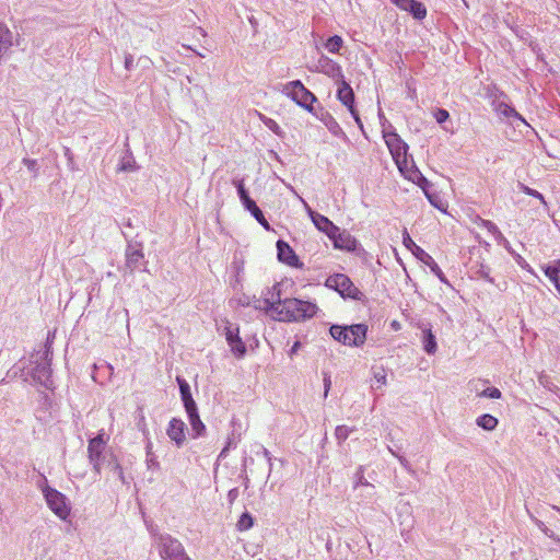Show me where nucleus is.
<instances>
[{"mask_svg":"<svg viewBox=\"0 0 560 560\" xmlns=\"http://www.w3.org/2000/svg\"><path fill=\"white\" fill-rule=\"evenodd\" d=\"M264 296L255 300L254 308L265 312L278 322H303L318 312V306L310 301L299 299H281V283H275L262 291Z\"/></svg>","mask_w":560,"mask_h":560,"instance_id":"1","label":"nucleus"},{"mask_svg":"<svg viewBox=\"0 0 560 560\" xmlns=\"http://www.w3.org/2000/svg\"><path fill=\"white\" fill-rule=\"evenodd\" d=\"M330 336L338 342L348 347H361L366 339L368 326L355 324L350 326L332 325Z\"/></svg>","mask_w":560,"mask_h":560,"instance_id":"2","label":"nucleus"},{"mask_svg":"<svg viewBox=\"0 0 560 560\" xmlns=\"http://www.w3.org/2000/svg\"><path fill=\"white\" fill-rule=\"evenodd\" d=\"M281 92L294 101L298 105L312 112L316 102L315 95L310 92L300 80L291 81L282 85Z\"/></svg>","mask_w":560,"mask_h":560,"instance_id":"3","label":"nucleus"},{"mask_svg":"<svg viewBox=\"0 0 560 560\" xmlns=\"http://www.w3.org/2000/svg\"><path fill=\"white\" fill-rule=\"evenodd\" d=\"M156 545L163 560H190L183 545L170 535H160Z\"/></svg>","mask_w":560,"mask_h":560,"instance_id":"4","label":"nucleus"},{"mask_svg":"<svg viewBox=\"0 0 560 560\" xmlns=\"http://www.w3.org/2000/svg\"><path fill=\"white\" fill-rule=\"evenodd\" d=\"M43 494L48 508L59 518L66 520L70 515V505L67 501V498L61 492L49 486H46L43 488Z\"/></svg>","mask_w":560,"mask_h":560,"instance_id":"5","label":"nucleus"},{"mask_svg":"<svg viewBox=\"0 0 560 560\" xmlns=\"http://www.w3.org/2000/svg\"><path fill=\"white\" fill-rule=\"evenodd\" d=\"M109 436L104 429L100 430L97 435L89 441L88 457L96 474L101 472L103 463V452L108 443Z\"/></svg>","mask_w":560,"mask_h":560,"instance_id":"6","label":"nucleus"},{"mask_svg":"<svg viewBox=\"0 0 560 560\" xmlns=\"http://www.w3.org/2000/svg\"><path fill=\"white\" fill-rule=\"evenodd\" d=\"M399 172L401 173V175L407 178L408 180L423 187L428 180L425 177H423V175L420 173V171L417 168L411 156L408 155V153L406 155H402L401 158H397L394 160Z\"/></svg>","mask_w":560,"mask_h":560,"instance_id":"7","label":"nucleus"},{"mask_svg":"<svg viewBox=\"0 0 560 560\" xmlns=\"http://www.w3.org/2000/svg\"><path fill=\"white\" fill-rule=\"evenodd\" d=\"M325 285L329 289L336 290L341 296L355 299L360 291L353 285L349 277L342 273H337L327 278Z\"/></svg>","mask_w":560,"mask_h":560,"instance_id":"8","label":"nucleus"},{"mask_svg":"<svg viewBox=\"0 0 560 560\" xmlns=\"http://www.w3.org/2000/svg\"><path fill=\"white\" fill-rule=\"evenodd\" d=\"M337 98L348 108L352 117L354 118L359 128H363V124L360 119L359 113L354 107V93L352 88L343 79L337 82Z\"/></svg>","mask_w":560,"mask_h":560,"instance_id":"9","label":"nucleus"},{"mask_svg":"<svg viewBox=\"0 0 560 560\" xmlns=\"http://www.w3.org/2000/svg\"><path fill=\"white\" fill-rule=\"evenodd\" d=\"M224 335L233 355L236 357L237 359L243 358L246 354V346L242 338L240 337L238 326H235L230 322H226V325L224 327Z\"/></svg>","mask_w":560,"mask_h":560,"instance_id":"10","label":"nucleus"},{"mask_svg":"<svg viewBox=\"0 0 560 560\" xmlns=\"http://www.w3.org/2000/svg\"><path fill=\"white\" fill-rule=\"evenodd\" d=\"M383 138L394 160L408 153V144L396 132L383 129Z\"/></svg>","mask_w":560,"mask_h":560,"instance_id":"11","label":"nucleus"},{"mask_svg":"<svg viewBox=\"0 0 560 560\" xmlns=\"http://www.w3.org/2000/svg\"><path fill=\"white\" fill-rule=\"evenodd\" d=\"M186 423L178 418H172L166 428V434L170 440L176 445L182 447L186 442Z\"/></svg>","mask_w":560,"mask_h":560,"instance_id":"12","label":"nucleus"},{"mask_svg":"<svg viewBox=\"0 0 560 560\" xmlns=\"http://www.w3.org/2000/svg\"><path fill=\"white\" fill-rule=\"evenodd\" d=\"M307 213L314 225L319 231L324 232L328 237L334 236V233H337L338 226L335 225L328 218L313 211L311 208L307 209Z\"/></svg>","mask_w":560,"mask_h":560,"instance_id":"13","label":"nucleus"},{"mask_svg":"<svg viewBox=\"0 0 560 560\" xmlns=\"http://www.w3.org/2000/svg\"><path fill=\"white\" fill-rule=\"evenodd\" d=\"M277 249H278V258L280 261L287 264L291 267H300L302 266L300 264L299 257L295 255L293 249L289 246L288 243L283 241L277 242Z\"/></svg>","mask_w":560,"mask_h":560,"instance_id":"14","label":"nucleus"},{"mask_svg":"<svg viewBox=\"0 0 560 560\" xmlns=\"http://www.w3.org/2000/svg\"><path fill=\"white\" fill-rule=\"evenodd\" d=\"M335 248L339 249H346V250H354L357 247V241L353 236L350 235V233L346 231H340L338 228L337 233H334V236L329 237Z\"/></svg>","mask_w":560,"mask_h":560,"instance_id":"15","label":"nucleus"},{"mask_svg":"<svg viewBox=\"0 0 560 560\" xmlns=\"http://www.w3.org/2000/svg\"><path fill=\"white\" fill-rule=\"evenodd\" d=\"M318 67L323 73L335 79L337 82L345 79L341 71V67L338 63L334 62L328 57H320L318 59Z\"/></svg>","mask_w":560,"mask_h":560,"instance_id":"16","label":"nucleus"},{"mask_svg":"<svg viewBox=\"0 0 560 560\" xmlns=\"http://www.w3.org/2000/svg\"><path fill=\"white\" fill-rule=\"evenodd\" d=\"M395 5L400 10L409 12L415 19L418 20H422L427 15L425 7L416 0H400Z\"/></svg>","mask_w":560,"mask_h":560,"instance_id":"17","label":"nucleus"},{"mask_svg":"<svg viewBox=\"0 0 560 560\" xmlns=\"http://www.w3.org/2000/svg\"><path fill=\"white\" fill-rule=\"evenodd\" d=\"M416 258H418L421 262L427 265L430 270L444 283H446V278L439 267V265L434 261V259L424 250V249H416Z\"/></svg>","mask_w":560,"mask_h":560,"instance_id":"18","label":"nucleus"},{"mask_svg":"<svg viewBox=\"0 0 560 560\" xmlns=\"http://www.w3.org/2000/svg\"><path fill=\"white\" fill-rule=\"evenodd\" d=\"M13 46V33L10 28L0 23V62L9 54Z\"/></svg>","mask_w":560,"mask_h":560,"instance_id":"19","label":"nucleus"},{"mask_svg":"<svg viewBox=\"0 0 560 560\" xmlns=\"http://www.w3.org/2000/svg\"><path fill=\"white\" fill-rule=\"evenodd\" d=\"M186 412H187L188 420H189V423L191 427L192 436L195 439L202 436L206 433V425L203 424V422L201 421V419L199 417L198 409L197 408L189 409V410H186Z\"/></svg>","mask_w":560,"mask_h":560,"instance_id":"20","label":"nucleus"},{"mask_svg":"<svg viewBox=\"0 0 560 560\" xmlns=\"http://www.w3.org/2000/svg\"><path fill=\"white\" fill-rule=\"evenodd\" d=\"M176 381L179 386L180 397L185 407V410L197 408V405L191 396L189 384L182 377L177 376Z\"/></svg>","mask_w":560,"mask_h":560,"instance_id":"21","label":"nucleus"},{"mask_svg":"<svg viewBox=\"0 0 560 560\" xmlns=\"http://www.w3.org/2000/svg\"><path fill=\"white\" fill-rule=\"evenodd\" d=\"M243 206L266 230L270 229L268 221L265 219L261 210L257 207L256 202L253 199H250Z\"/></svg>","mask_w":560,"mask_h":560,"instance_id":"22","label":"nucleus"},{"mask_svg":"<svg viewBox=\"0 0 560 560\" xmlns=\"http://www.w3.org/2000/svg\"><path fill=\"white\" fill-rule=\"evenodd\" d=\"M423 349L429 354H434L438 350V345L435 340V336L433 335L432 330L430 328L423 329Z\"/></svg>","mask_w":560,"mask_h":560,"instance_id":"23","label":"nucleus"},{"mask_svg":"<svg viewBox=\"0 0 560 560\" xmlns=\"http://www.w3.org/2000/svg\"><path fill=\"white\" fill-rule=\"evenodd\" d=\"M495 112L500 116L514 117L522 121L523 124L527 125L526 120L513 107L505 103H498L495 105Z\"/></svg>","mask_w":560,"mask_h":560,"instance_id":"24","label":"nucleus"},{"mask_svg":"<svg viewBox=\"0 0 560 560\" xmlns=\"http://www.w3.org/2000/svg\"><path fill=\"white\" fill-rule=\"evenodd\" d=\"M476 423L486 431H493L498 427L499 421L492 415L485 413L476 419Z\"/></svg>","mask_w":560,"mask_h":560,"instance_id":"25","label":"nucleus"},{"mask_svg":"<svg viewBox=\"0 0 560 560\" xmlns=\"http://www.w3.org/2000/svg\"><path fill=\"white\" fill-rule=\"evenodd\" d=\"M544 270L545 275L550 279L556 289L560 292V259L556 261V266H547Z\"/></svg>","mask_w":560,"mask_h":560,"instance_id":"26","label":"nucleus"},{"mask_svg":"<svg viewBox=\"0 0 560 560\" xmlns=\"http://www.w3.org/2000/svg\"><path fill=\"white\" fill-rule=\"evenodd\" d=\"M342 45L343 39L338 35L329 37L324 44L325 48L331 54H337Z\"/></svg>","mask_w":560,"mask_h":560,"instance_id":"27","label":"nucleus"},{"mask_svg":"<svg viewBox=\"0 0 560 560\" xmlns=\"http://www.w3.org/2000/svg\"><path fill=\"white\" fill-rule=\"evenodd\" d=\"M253 525H254L253 516L248 512H245L240 516V518L236 523V528L240 532H245V530L250 529L253 527Z\"/></svg>","mask_w":560,"mask_h":560,"instance_id":"28","label":"nucleus"},{"mask_svg":"<svg viewBox=\"0 0 560 560\" xmlns=\"http://www.w3.org/2000/svg\"><path fill=\"white\" fill-rule=\"evenodd\" d=\"M479 225L486 229L489 233H491L497 241H501L504 238L502 233L499 231L498 226L493 222L480 219Z\"/></svg>","mask_w":560,"mask_h":560,"instance_id":"29","label":"nucleus"},{"mask_svg":"<svg viewBox=\"0 0 560 560\" xmlns=\"http://www.w3.org/2000/svg\"><path fill=\"white\" fill-rule=\"evenodd\" d=\"M373 380L376 383L377 388L387 384V374L383 366L373 369Z\"/></svg>","mask_w":560,"mask_h":560,"instance_id":"30","label":"nucleus"},{"mask_svg":"<svg viewBox=\"0 0 560 560\" xmlns=\"http://www.w3.org/2000/svg\"><path fill=\"white\" fill-rule=\"evenodd\" d=\"M402 244L407 249H409L413 254V256H416V249H422L412 241L406 229L402 232Z\"/></svg>","mask_w":560,"mask_h":560,"instance_id":"31","label":"nucleus"},{"mask_svg":"<svg viewBox=\"0 0 560 560\" xmlns=\"http://www.w3.org/2000/svg\"><path fill=\"white\" fill-rule=\"evenodd\" d=\"M233 184L235 185V187L237 189V192H238L242 203L245 205L247 201L250 200V197L248 196V194L244 187L243 179L233 180Z\"/></svg>","mask_w":560,"mask_h":560,"instance_id":"32","label":"nucleus"},{"mask_svg":"<svg viewBox=\"0 0 560 560\" xmlns=\"http://www.w3.org/2000/svg\"><path fill=\"white\" fill-rule=\"evenodd\" d=\"M353 431V429L347 427V425H338L335 430V436L336 439L341 443L345 442L350 433Z\"/></svg>","mask_w":560,"mask_h":560,"instance_id":"33","label":"nucleus"},{"mask_svg":"<svg viewBox=\"0 0 560 560\" xmlns=\"http://www.w3.org/2000/svg\"><path fill=\"white\" fill-rule=\"evenodd\" d=\"M359 487H373V485L365 479L363 467H359L355 472L354 489Z\"/></svg>","mask_w":560,"mask_h":560,"instance_id":"34","label":"nucleus"},{"mask_svg":"<svg viewBox=\"0 0 560 560\" xmlns=\"http://www.w3.org/2000/svg\"><path fill=\"white\" fill-rule=\"evenodd\" d=\"M479 396L480 397H488V398H492V399H500L502 397V393L497 387H488V388L483 389L479 394Z\"/></svg>","mask_w":560,"mask_h":560,"instance_id":"35","label":"nucleus"},{"mask_svg":"<svg viewBox=\"0 0 560 560\" xmlns=\"http://www.w3.org/2000/svg\"><path fill=\"white\" fill-rule=\"evenodd\" d=\"M265 125L271 130L273 131L276 135L278 136H282V130L280 128V126L277 124V121H275L273 119L271 118H268L265 120Z\"/></svg>","mask_w":560,"mask_h":560,"instance_id":"36","label":"nucleus"},{"mask_svg":"<svg viewBox=\"0 0 560 560\" xmlns=\"http://www.w3.org/2000/svg\"><path fill=\"white\" fill-rule=\"evenodd\" d=\"M448 117H450V114L446 109L439 108L434 113V118L436 119V121L439 124L446 121L448 119Z\"/></svg>","mask_w":560,"mask_h":560,"instance_id":"37","label":"nucleus"},{"mask_svg":"<svg viewBox=\"0 0 560 560\" xmlns=\"http://www.w3.org/2000/svg\"><path fill=\"white\" fill-rule=\"evenodd\" d=\"M40 375L38 376V381L43 383L46 387L49 386V371L46 368H43L39 371Z\"/></svg>","mask_w":560,"mask_h":560,"instance_id":"38","label":"nucleus"},{"mask_svg":"<svg viewBox=\"0 0 560 560\" xmlns=\"http://www.w3.org/2000/svg\"><path fill=\"white\" fill-rule=\"evenodd\" d=\"M262 296H264V294H261V296L259 299H261ZM257 299L258 298H256V296H253V298L244 296V299L240 300V303L243 306H253L254 307L255 300H257Z\"/></svg>","mask_w":560,"mask_h":560,"instance_id":"39","label":"nucleus"},{"mask_svg":"<svg viewBox=\"0 0 560 560\" xmlns=\"http://www.w3.org/2000/svg\"><path fill=\"white\" fill-rule=\"evenodd\" d=\"M518 186H520V189L524 194H526L528 196H532V197H536L537 196V192H538L537 190H535V189H533V188H530V187H528V186H526L524 184H520Z\"/></svg>","mask_w":560,"mask_h":560,"instance_id":"40","label":"nucleus"},{"mask_svg":"<svg viewBox=\"0 0 560 560\" xmlns=\"http://www.w3.org/2000/svg\"><path fill=\"white\" fill-rule=\"evenodd\" d=\"M113 470L118 476V478L124 481V471H122L121 466L118 463L114 464Z\"/></svg>","mask_w":560,"mask_h":560,"instance_id":"41","label":"nucleus"},{"mask_svg":"<svg viewBox=\"0 0 560 560\" xmlns=\"http://www.w3.org/2000/svg\"><path fill=\"white\" fill-rule=\"evenodd\" d=\"M132 63H133L132 57L131 56L126 57V59H125V68L127 70L131 69Z\"/></svg>","mask_w":560,"mask_h":560,"instance_id":"42","label":"nucleus"},{"mask_svg":"<svg viewBox=\"0 0 560 560\" xmlns=\"http://www.w3.org/2000/svg\"><path fill=\"white\" fill-rule=\"evenodd\" d=\"M23 163L25 165H27L28 168H34V166L36 165V161L34 160H28V159H24L23 160Z\"/></svg>","mask_w":560,"mask_h":560,"instance_id":"43","label":"nucleus"},{"mask_svg":"<svg viewBox=\"0 0 560 560\" xmlns=\"http://www.w3.org/2000/svg\"><path fill=\"white\" fill-rule=\"evenodd\" d=\"M537 200H539L546 208L548 207V203L545 199V197L538 191L537 196L535 197Z\"/></svg>","mask_w":560,"mask_h":560,"instance_id":"44","label":"nucleus"},{"mask_svg":"<svg viewBox=\"0 0 560 560\" xmlns=\"http://www.w3.org/2000/svg\"><path fill=\"white\" fill-rule=\"evenodd\" d=\"M141 422H142V424L140 425V430L143 433H147L145 421H144V417L143 416L141 417Z\"/></svg>","mask_w":560,"mask_h":560,"instance_id":"45","label":"nucleus"},{"mask_svg":"<svg viewBox=\"0 0 560 560\" xmlns=\"http://www.w3.org/2000/svg\"><path fill=\"white\" fill-rule=\"evenodd\" d=\"M140 257H141V254L139 252H135L130 256V258L135 259V261H137Z\"/></svg>","mask_w":560,"mask_h":560,"instance_id":"46","label":"nucleus"},{"mask_svg":"<svg viewBox=\"0 0 560 560\" xmlns=\"http://www.w3.org/2000/svg\"><path fill=\"white\" fill-rule=\"evenodd\" d=\"M300 347V342H295L291 349V353H294Z\"/></svg>","mask_w":560,"mask_h":560,"instance_id":"47","label":"nucleus"},{"mask_svg":"<svg viewBox=\"0 0 560 560\" xmlns=\"http://www.w3.org/2000/svg\"><path fill=\"white\" fill-rule=\"evenodd\" d=\"M264 455H265V457H266L269 462L271 460V456H270V453H269V451H268V450H266V448L264 450Z\"/></svg>","mask_w":560,"mask_h":560,"instance_id":"48","label":"nucleus"},{"mask_svg":"<svg viewBox=\"0 0 560 560\" xmlns=\"http://www.w3.org/2000/svg\"><path fill=\"white\" fill-rule=\"evenodd\" d=\"M329 386H330V381H329V380H326V381H325V387H326L325 395H327L328 389H329Z\"/></svg>","mask_w":560,"mask_h":560,"instance_id":"49","label":"nucleus"},{"mask_svg":"<svg viewBox=\"0 0 560 560\" xmlns=\"http://www.w3.org/2000/svg\"><path fill=\"white\" fill-rule=\"evenodd\" d=\"M334 126L337 127V121L332 120V124H330L329 129H332Z\"/></svg>","mask_w":560,"mask_h":560,"instance_id":"50","label":"nucleus"},{"mask_svg":"<svg viewBox=\"0 0 560 560\" xmlns=\"http://www.w3.org/2000/svg\"><path fill=\"white\" fill-rule=\"evenodd\" d=\"M334 126L337 127V121L332 120V124H330L329 129H332Z\"/></svg>","mask_w":560,"mask_h":560,"instance_id":"51","label":"nucleus"},{"mask_svg":"<svg viewBox=\"0 0 560 560\" xmlns=\"http://www.w3.org/2000/svg\"><path fill=\"white\" fill-rule=\"evenodd\" d=\"M334 126L337 127V121L332 120V124H330L329 129H332Z\"/></svg>","mask_w":560,"mask_h":560,"instance_id":"52","label":"nucleus"},{"mask_svg":"<svg viewBox=\"0 0 560 560\" xmlns=\"http://www.w3.org/2000/svg\"><path fill=\"white\" fill-rule=\"evenodd\" d=\"M425 195H427V198H429V200L431 201V203H433V201H432V199H431L430 195H429L428 192H425Z\"/></svg>","mask_w":560,"mask_h":560,"instance_id":"53","label":"nucleus"},{"mask_svg":"<svg viewBox=\"0 0 560 560\" xmlns=\"http://www.w3.org/2000/svg\"><path fill=\"white\" fill-rule=\"evenodd\" d=\"M393 326H394L395 328H398V327H399V324H397L396 322H394V323H393Z\"/></svg>","mask_w":560,"mask_h":560,"instance_id":"54","label":"nucleus"},{"mask_svg":"<svg viewBox=\"0 0 560 560\" xmlns=\"http://www.w3.org/2000/svg\"><path fill=\"white\" fill-rule=\"evenodd\" d=\"M394 4H396L397 2H399L400 0H390Z\"/></svg>","mask_w":560,"mask_h":560,"instance_id":"55","label":"nucleus"}]
</instances>
